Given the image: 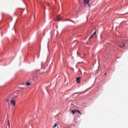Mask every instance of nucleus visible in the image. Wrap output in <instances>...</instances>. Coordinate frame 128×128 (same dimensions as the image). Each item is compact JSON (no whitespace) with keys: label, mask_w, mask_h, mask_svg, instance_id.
<instances>
[{"label":"nucleus","mask_w":128,"mask_h":128,"mask_svg":"<svg viewBox=\"0 0 128 128\" xmlns=\"http://www.w3.org/2000/svg\"><path fill=\"white\" fill-rule=\"evenodd\" d=\"M8 102L10 100V104L12 106H16V100H14V97L12 96H8L7 100H6Z\"/></svg>","instance_id":"1"},{"label":"nucleus","mask_w":128,"mask_h":128,"mask_svg":"<svg viewBox=\"0 0 128 128\" xmlns=\"http://www.w3.org/2000/svg\"><path fill=\"white\" fill-rule=\"evenodd\" d=\"M118 46L122 48H126V44H124V42H121L118 43Z\"/></svg>","instance_id":"2"},{"label":"nucleus","mask_w":128,"mask_h":128,"mask_svg":"<svg viewBox=\"0 0 128 128\" xmlns=\"http://www.w3.org/2000/svg\"><path fill=\"white\" fill-rule=\"evenodd\" d=\"M82 80V78L80 77H78L76 79V82L77 84H80V80Z\"/></svg>","instance_id":"3"},{"label":"nucleus","mask_w":128,"mask_h":128,"mask_svg":"<svg viewBox=\"0 0 128 128\" xmlns=\"http://www.w3.org/2000/svg\"><path fill=\"white\" fill-rule=\"evenodd\" d=\"M56 20L58 22H60V20H62V17L60 16V15H58L57 16Z\"/></svg>","instance_id":"4"},{"label":"nucleus","mask_w":128,"mask_h":128,"mask_svg":"<svg viewBox=\"0 0 128 128\" xmlns=\"http://www.w3.org/2000/svg\"><path fill=\"white\" fill-rule=\"evenodd\" d=\"M72 114H76V112H78V110H72Z\"/></svg>","instance_id":"5"},{"label":"nucleus","mask_w":128,"mask_h":128,"mask_svg":"<svg viewBox=\"0 0 128 128\" xmlns=\"http://www.w3.org/2000/svg\"><path fill=\"white\" fill-rule=\"evenodd\" d=\"M84 2L86 4H90V1L88 0H84Z\"/></svg>","instance_id":"6"},{"label":"nucleus","mask_w":128,"mask_h":128,"mask_svg":"<svg viewBox=\"0 0 128 128\" xmlns=\"http://www.w3.org/2000/svg\"><path fill=\"white\" fill-rule=\"evenodd\" d=\"M56 126H58V124L55 123V124H54V128H56Z\"/></svg>","instance_id":"7"},{"label":"nucleus","mask_w":128,"mask_h":128,"mask_svg":"<svg viewBox=\"0 0 128 128\" xmlns=\"http://www.w3.org/2000/svg\"><path fill=\"white\" fill-rule=\"evenodd\" d=\"M30 83L28 82H27L26 84V86H30Z\"/></svg>","instance_id":"8"},{"label":"nucleus","mask_w":128,"mask_h":128,"mask_svg":"<svg viewBox=\"0 0 128 128\" xmlns=\"http://www.w3.org/2000/svg\"><path fill=\"white\" fill-rule=\"evenodd\" d=\"M8 126H10V120H8Z\"/></svg>","instance_id":"9"},{"label":"nucleus","mask_w":128,"mask_h":128,"mask_svg":"<svg viewBox=\"0 0 128 128\" xmlns=\"http://www.w3.org/2000/svg\"><path fill=\"white\" fill-rule=\"evenodd\" d=\"M77 112H78V114H82V112H80V110H77Z\"/></svg>","instance_id":"10"},{"label":"nucleus","mask_w":128,"mask_h":128,"mask_svg":"<svg viewBox=\"0 0 128 128\" xmlns=\"http://www.w3.org/2000/svg\"><path fill=\"white\" fill-rule=\"evenodd\" d=\"M96 34V32H94V33L92 34L93 36H94V34Z\"/></svg>","instance_id":"11"},{"label":"nucleus","mask_w":128,"mask_h":128,"mask_svg":"<svg viewBox=\"0 0 128 128\" xmlns=\"http://www.w3.org/2000/svg\"><path fill=\"white\" fill-rule=\"evenodd\" d=\"M92 36H94L93 34L90 36V38H92Z\"/></svg>","instance_id":"12"},{"label":"nucleus","mask_w":128,"mask_h":128,"mask_svg":"<svg viewBox=\"0 0 128 128\" xmlns=\"http://www.w3.org/2000/svg\"><path fill=\"white\" fill-rule=\"evenodd\" d=\"M30 80H34V78H30Z\"/></svg>","instance_id":"13"},{"label":"nucleus","mask_w":128,"mask_h":128,"mask_svg":"<svg viewBox=\"0 0 128 128\" xmlns=\"http://www.w3.org/2000/svg\"><path fill=\"white\" fill-rule=\"evenodd\" d=\"M72 22H74V20H71Z\"/></svg>","instance_id":"14"},{"label":"nucleus","mask_w":128,"mask_h":128,"mask_svg":"<svg viewBox=\"0 0 128 128\" xmlns=\"http://www.w3.org/2000/svg\"><path fill=\"white\" fill-rule=\"evenodd\" d=\"M105 76H106V73H105Z\"/></svg>","instance_id":"15"},{"label":"nucleus","mask_w":128,"mask_h":128,"mask_svg":"<svg viewBox=\"0 0 128 128\" xmlns=\"http://www.w3.org/2000/svg\"><path fill=\"white\" fill-rule=\"evenodd\" d=\"M58 28V26H56V28Z\"/></svg>","instance_id":"16"}]
</instances>
